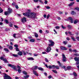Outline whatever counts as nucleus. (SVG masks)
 I'll return each instance as SVG.
<instances>
[{"mask_svg": "<svg viewBox=\"0 0 79 79\" xmlns=\"http://www.w3.org/2000/svg\"><path fill=\"white\" fill-rule=\"evenodd\" d=\"M23 15L26 16L28 18H35V13L32 12H27L23 13Z\"/></svg>", "mask_w": 79, "mask_h": 79, "instance_id": "obj_1", "label": "nucleus"}, {"mask_svg": "<svg viewBox=\"0 0 79 79\" xmlns=\"http://www.w3.org/2000/svg\"><path fill=\"white\" fill-rule=\"evenodd\" d=\"M9 14H10L8 11L5 12V13H4V14L6 16L8 15H9Z\"/></svg>", "mask_w": 79, "mask_h": 79, "instance_id": "obj_21", "label": "nucleus"}, {"mask_svg": "<svg viewBox=\"0 0 79 79\" xmlns=\"http://www.w3.org/2000/svg\"><path fill=\"white\" fill-rule=\"evenodd\" d=\"M45 60L46 62L48 63V60L47 58H45Z\"/></svg>", "mask_w": 79, "mask_h": 79, "instance_id": "obj_39", "label": "nucleus"}, {"mask_svg": "<svg viewBox=\"0 0 79 79\" xmlns=\"http://www.w3.org/2000/svg\"><path fill=\"white\" fill-rule=\"evenodd\" d=\"M68 27L69 29H71V25H68Z\"/></svg>", "mask_w": 79, "mask_h": 79, "instance_id": "obj_40", "label": "nucleus"}, {"mask_svg": "<svg viewBox=\"0 0 79 79\" xmlns=\"http://www.w3.org/2000/svg\"><path fill=\"white\" fill-rule=\"evenodd\" d=\"M68 33L70 34V35H72V33L70 31H69Z\"/></svg>", "mask_w": 79, "mask_h": 79, "instance_id": "obj_56", "label": "nucleus"}, {"mask_svg": "<svg viewBox=\"0 0 79 79\" xmlns=\"http://www.w3.org/2000/svg\"><path fill=\"white\" fill-rule=\"evenodd\" d=\"M50 15L49 14H48L47 16V19H48L50 17Z\"/></svg>", "mask_w": 79, "mask_h": 79, "instance_id": "obj_52", "label": "nucleus"}, {"mask_svg": "<svg viewBox=\"0 0 79 79\" xmlns=\"http://www.w3.org/2000/svg\"><path fill=\"white\" fill-rule=\"evenodd\" d=\"M18 71L19 73H21V70L20 69H19Z\"/></svg>", "mask_w": 79, "mask_h": 79, "instance_id": "obj_45", "label": "nucleus"}, {"mask_svg": "<svg viewBox=\"0 0 79 79\" xmlns=\"http://www.w3.org/2000/svg\"><path fill=\"white\" fill-rule=\"evenodd\" d=\"M60 49H61V50H67V48L63 46H61L60 47Z\"/></svg>", "mask_w": 79, "mask_h": 79, "instance_id": "obj_11", "label": "nucleus"}, {"mask_svg": "<svg viewBox=\"0 0 79 79\" xmlns=\"http://www.w3.org/2000/svg\"><path fill=\"white\" fill-rule=\"evenodd\" d=\"M74 60L76 61H79V57H75L74 58Z\"/></svg>", "mask_w": 79, "mask_h": 79, "instance_id": "obj_12", "label": "nucleus"}, {"mask_svg": "<svg viewBox=\"0 0 79 79\" xmlns=\"http://www.w3.org/2000/svg\"><path fill=\"white\" fill-rule=\"evenodd\" d=\"M15 50L17 52H18V51H19V49H18V48H15Z\"/></svg>", "mask_w": 79, "mask_h": 79, "instance_id": "obj_44", "label": "nucleus"}, {"mask_svg": "<svg viewBox=\"0 0 79 79\" xmlns=\"http://www.w3.org/2000/svg\"><path fill=\"white\" fill-rule=\"evenodd\" d=\"M6 24H9V22H8V21L6 19H5L4 20Z\"/></svg>", "mask_w": 79, "mask_h": 79, "instance_id": "obj_30", "label": "nucleus"}, {"mask_svg": "<svg viewBox=\"0 0 79 79\" xmlns=\"http://www.w3.org/2000/svg\"><path fill=\"white\" fill-rule=\"evenodd\" d=\"M61 27H62V29H66V27H64L63 26V25H61Z\"/></svg>", "mask_w": 79, "mask_h": 79, "instance_id": "obj_51", "label": "nucleus"}, {"mask_svg": "<svg viewBox=\"0 0 79 79\" xmlns=\"http://www.w3.org/2000/svg\"><path fill=\"white\" fill-rule=\"evenodd\" d=\"M12 56H14V57H18V55L14 54H12Z\"/></svg>", "mask_w": 79, "mask_h": 79, "instance_id": "obj_29", "label": "nucleus"}, {"mask_svg": "<svg viewBox=\"0 0 79 79\" xmlns=\"http://www.w3.org/2000/svg\"><path fill=\"white\" fill-rule=\"evenodd\" d=\"M18 55L20 56H21V55H23V52H22L19 51L18 53Z\"/></svg>", "mask_w": 79, "mask_h": 79, "instance_id": "obj_15", "label": "nucleus"}, {"mask_svg": "<svg viewBox=\"0 0 79 79\" xmlns=\"http://www.w3.org/2000/svg\"><path fill=\"white\" fill-rule=\"evenodd\" d=\"M4 50H5V51H6V53H8L9 52V50H8V48H4Z\"/></svg>", "mask_w": 79, "mask_h": 79, "instance_id": "obj_19", "label": "nucleus"}, {"mask_svg": "<svg viewBox=\"0 0 79 79\" xmlns=\"http://www.w3.org/2000/svg\"><path fill=\"white\" fill-rule=\"evenodd\" d=\"M76 64H77V65H79V62L78 61V62H77V63H76Z\"/></svg>", "mask_w": 79, "mask_h": 79, "instance_id": "obj_64", "label": "nucleus"}, {"mask_svg": "<svg viewBox=\"0 0 79 79\" xmlns=\"http://www.w3.org/2000/svg\"><path fill=\"white\" fill-rule=\"evenodd\" d=\"M21 21L23 23L26 22V19L25 17H23V18L22 19Z\"/></svg>", "mask_w": 79, "mask_h": 79, "instance_id": "obj_8", "label": "nucleus"}, {"mask_svg": "<svg viewBox=\"0 0 79 79\" xmlns=\"http://www.w3.org/2000/svg\"><path fill=\"white\" fill-rule=\"evenodd\" d=\"M3 11V10L2 9H1L0 10V13H2Z\"/></svg>", "mask_w": 79, "mask_h": 79, "instance_id": "obj_60", "label": "nucleus"}, {"mask_svg": "<svg viewBox=\"0 0 79 79\" xmlns=\"http://www.w3.org/2000/svg\"><path fill=\"white\" fill-rule=\"evenodd\" d=\"M52 69H55V65H53L52 66Z\"/></svg>", "mask_w": 79, "mask_h": 79, "instance_id": "obj_42", "label": "nucleus"}, {"mask_svg": "<svg viewBox=\"0 0 79 79\" xmlns=\"http://www.w3.org/2000/svg\"><path fill=\"white\" fill-rule=\"evenodd\" d=\"M8 66H9L10 67H12L13 65H12V64H9L8 65Z\"/></svg>", "mask_w": 79, "mask_h": 79, "instance_id": "obj_46", "label": "nucleus"}, {"mask_svg": "<svg viewBox=\"0 0 79 79\" xmlns=\"http://www.w3.org/2000/svg\"><path fill=\"white\" fill-rule=\"evenodd\" d=\"M14 47H18V45H17V44H15L14 45Z\"/></svg>", "mask_w": 79, "mask_h": 79, "instance_id": "obj_61", "label": "nucleus"}, {"mask_svg": "<svg viewBox=\"0 0 79 79\" xmlns=\"http://www.w3.org/2000/svg\"><path fill=\"white\" fill-rule=\"evenodd\" d=\"M48 3V1L47 0H45L44 1V3L45 4H47V3Z\"/></svg>", "mask_w": 79, "mask_h": 79, "instance_id": "obj_48", "label": "nucleus"}, {"mask_svg": "<svg viewBox=\"0 0 79 79\" xmlns=\"http://www.w3.org/2000/svg\"><path fill=\"white\" fill-rule=\"evenodd\" d=\"M28 60H34V58L32 57H30L27 58Z\"/></svg>", "mask_w": 79, "mask_h": 79, "instance_id": "obj_22", "label": "nucleus"}, {"mask_svg": "<svg viewBox=\"0 0 79 79\" xmlns=\"http://www.w3.org/2000/svg\"><path fill=\"white\" fill-rule=\"evenodd\" d=\"M17 68L19 69H21V67L19 65H17Z\"/></svg>", "mask_w": 79, "mask_h": 79, "instance_id": "obj_57", "label": "nucleus"}, {"mask_svg": "<svg viewBox=\"0 0 79 79\" xmlns=\"http://www.w3.org/2000/svg\"><path fill=\"white\" fill-rule=\"evenodd\" d=\"M35 36V37L37 38L39 37V35H38V34H37L36 33H34Z\"/></svg>", "mask_w": 79, "mask_h": 79, "instance_id": "obj_23", "label": "nucleus"}, {"mask_svg": "<svg viewBox=\"0 0 79 79\" xmlns=\"http://www.w3.org/2000/svg\"><path fill=\"white\" fill-rule=\"evenodd\" d=\"M33 1L34 2L37 3V2H38V0H33Z\"/></svg>", "mask_w": 79, "mask_h": 79, "instance_id": "obj_54", "label": "nucleus"}, {"mask_svg": "<svg viewBox=\"0 0 79 79\" xmlns=\"http://www.w3.org/2000/svg\"><path fill=\"white\" fill-rule=\"evenodd\" d=\"M33 72L34 74L35 75V76H39V75H38V74L37 73V71H36L33 70Z\"/></svg>", "mask_w": 79, "mask_h": 79, "instance_id": "obj_7", "label": "nucleus"}, {"mask_svg": "<svg viewBox=\"0 0 79 79\" xmlns=\"http://www.w3.org/2000/svg\"><path fill=\"white\" fill-rule=\"evenodd\" d=\"M71 15H74L75 14H76V12L74 11H72L71 13Z\"/></svg>", "mask_w": 79, "mask_h": 79, "instance_id": "obj_35", "label": "nucleus"}, {"mask_svg": "<svg viewBox=\"0 0 79 79\" xmlns=\"http://www.w3.org/2000/svg\"><path fill=\"white\" fill-rule=\"evenodd\" d=\"M55 68H56V69H59V66H55Z\"/></svg>", "mask_w": 79, "mask_h": 79, "instance_id": "obj_43", "label": "nucleus"}, {"mask_svg": "<svg viewBox=\"0 0 79 79\" xmlns=\"http://www.w3.org/2000/svg\"><path fill=\"white\" fill-rule=\"evenodd\" d=\"M45 66H46L47 68H49V69H52V65H49L48 66V65L47 64H45Z\"/></svg>", "mask_w": 79, "mask_h": 79, "instance_id": "obj_9", "label": "nucleus"}, {"mask_svg": "<svg viewBox=\"0 0 79 79\" xmlns=\"http://www.w3.org/2000/svg\"><path fill=\"white\" fill-rule=\"evenodd\" d=\"M2 60H3L4 61V63H7V60H6V59L4 58L3 57H1L0 58Z\"/></svg>", "mask_w": 79, "mask_h": 79, "instance_id": "obj_6", "label": "nucleus"}, {"mask_svg": "<svg viewBox=\"0 0 79 79\" xmlns=\"http://www.w3.org/2000/svg\"><path fill=\"white\" fill-rule=\"evenodd\" d=\"M66 68H67V70H69V69H71V67L70 66H69L67 67Z\"/></svg>", "mask_w": 79, "mask_h": 79, "instance_id": "obj_28", "label": "nucleus"}, {"mask_svg": "<svg viewBox=\"0 0 79 79\" xmlns=\"http://www.w3.org/2000/svg\"><path fill=\"white\" fill-rule=\"evenodd\" d=\"M16 37L17 39H18L19 37H21V35L19 34V33L16 34Z\"/></svg>", "mask_w": 79, "mask_h": 79, "instance_id": "obj_17", "label": "nucleus"}, {"mask_svg": "<svg viewBox=\"0 0 79 79\" xmlns=\"http://www.w3.org/2000/svg\"><path fill=\"white\" fill-rule=\"evenodd\" d=\"M71 39H72L73 40L74 42H75V41H76V40L75 39V38H74V37L72 36Z\"/></svg>", "mask_w": 79, "mask_h": 79, "instance_id": "obj_27", "label": "nucleus"}, {"mask_svg": "<svg viewBox=\"0 0 79 79\" xmlns=\"http://www.w3.org/2000/svg\"><path fill=\"white\" fill-rule=\"evenodd\" d=\"M79 22V20H76L74 21V24H76V23H77Z\"/></svg>", "mask_w": 79, "mask_h": 79, "instance_id": "obj_25", "label": "nucleus"}, {"mask_svg": "<svg viewBox=\"0 0 79 79\" xmlns=\"http://www.w3.org/2000/svg\"><path fill=\"white\" fill-rule=\"evenodd\" d=\"M30 41L31 42H34L35 41V40L34 39H31L30 40Z\"/></svg>", "mask_w": 79, "mask_h": 79, "instance_id": "obj_31", "label": "nucleus"}, {"mask_svg": "<svg viewBox=\"0 0 79 79\" xmlns=\"http://www.w3.org/2000/svg\"><path fill=\"white\" fill-rule=\"evenodd\" d=\"M9 49V50H13V46H10L9 48H8Z\"/></svg>", "mask_w": 79, "mask_h": 79, "instance_id": "obj_24", "label": "nucleus"}, {"mask_svg": "<svg viewBox=\"0 0 79 79\" xmlns=\"http://www.w3.org/2000/svg\"><path fill=\"white\" fill-rule=\"evenodd\" d=\"M12 68H13V69H15V70H16V71H18L17 70H16V66H15L13 65H12Z\"/></svg>", "mask_w": 79, "mask_h": 79, "instance_id": "obj_18", "label": "nucleus"}, {"mask_svg": "<svg viewBox=\"0 0 79 79\" xmlns=\"http://www.w3.org/2000/svg\"><path fill=\"white\" fill-rule=\"evenodd\" d=\"M39 32L40 33H42V30H40Z\"/></svg>", "mask_w": 79, "mask_h": 79, "instance_id": "obj_62", "label": "nucleus"}, {"mask_svg": "<svg viewBox=\"0 0 79 79\" xmlns=\"http://www.w3.org/2000/svg\"><path fill=\"white\" fill-rule=\"evenodd\" d=\"M62 61L64 62H66V57L64 55V54H62Z\"/></svg>", "mask_w": 79, "mask_h": 79, "instance_id": "obj_5", "label": "nucleus"}, {"mask_svg": "<svg viewBox=\"0 0 79 79\" xmlns=\"http://www.w3.org/2000/svg\"><path fill=\"white\" fill-rule=\"evenodd\" d=\"M15 8L16 9H18V8H19V7H18V5H15Z\"/></svg>", "mask_w": 79, "mask_h": 79, "instance_id": "obj_53", "label": "nucleus"}, {"mask_svg": "<svg viewBox=\"0 0 79 79\" xmlns=\"http://www.w3.org/2000/svg\"><path fill=\"white\" fill-rule=\"evenodd\" d=\"M63 43L64 45H66V44H67L68 42L67 41H63Z\"/></svg>", "mask_w": 79, "mask_h": 79, "instance_id": "obj_38", "label": "nucleus"}, {"mask_svg": "<svg viewBox=\"0 0 79 79\" xmlns=\"http://www.w3.org/2000/svg\"><path fill=\"white\" fill-rule=\"evenodd\" d=\"M76 39H77V40H78V41H79V37H77L76 38Z\"/></svg>", "mask_w": 79, "mask_h": 79, "instance_id": "obj_55", "label": "nucleus"}, {"mask_svg": "<svg viewBox=\"0 0 79 79\" xmlns=\"http://www.w3.org/2000/svg\"><path fill=\"white\" fill-rule=\"evenodd\" d=\"M65 21H69V20L70 21L71 23H73V19L71 17H69L67 19H65Z\"/></svg>", "mask_w": 79, "mask_h": 79, "instance_id": "obj_4", "label": "nucleus"}, {"mask_svg": "<svg viewBox=\"0 0 79 79\" xmlns=\"http://www.w3.org/2000/svg\"><path fill=\"white\" fill-rule=\"evenodd\" d=\"M72 52H74V53H76V52H77V50H76V49H74L72 51Z\"/></svg>", "mask_w": 79, "mask_h": 79, "instance_id": "obj_37", "label": "nucleus"}, {"mask_svg": "<svg viewBox=\"0 0 79 79\" xmlns=\"http://www.w3.org/2000/svg\"><path fill=\"white\" fill-rule=\"evenodd\" d=\"M73 74L74 76L76 77L77 76V74H76V73L75 72H73Z\"/></svg>", "mask_w": 79, "mask_h": 79, "instance_id": "obj_33", "label": "nucleus"}, {"mask_svg": "<svg viewBox=\"0 0 79 79\" xmlns=\"http://www.w3.org/2000/svg\"><path fill=\"white\" fill-rule=\"evenodd\" d=\"M9 26L10 27H13V24L11 23H9Z\"/></svg>", "mask_w": 79, "mask_h": 79, "instance_id": "obj_32", "label": "nucleus"}, {"mask_svg": "<svg viewBox=\"0 0 79 79\" xmlns=\"http://www.w3.org/2000/svg\"><path fill=\"white\" fill-rule=\"evenodd\" d=\"M52 49H51V48L48 47L47 48V52H49L50 50H51Z\"/></svg>", "mask_w": 79, "mask_h": 79, "instance_id": "obj_13", "label": "nucleus"}, {"mask_svg": "<svg viewBox=\"0 0 79 79\" xmlns=\"http://www.w3.org/2000/svg\"><path fill=\"white\" fill-rule=\"evenodd\" d=\"M16 3L15 2H13L12 3V5H13V6H15V5H16Z\"/></svg>", "mask_w": 79, "mask_h": 79, "instance_id": "obj_47", "label": "nucleus"}, {"mask_svg": "<svg viewBox=\"0 0 79 79\" xmlns=\"http://www.w3.org/2000/svg\"><path fill=\"white\" fill-rule=\"evenodd\" d=\"M75 10H78V11H79V8L77 7H76L75 8Z\"/></svg>", "mask_w": 79, "mask_h": 79, "instance_id": "obj_59", "label": "nucleus"}, {"mask_svg": "<svg viewBox=\"0 0 79 79\" xmlns=\"http://www.w3.org/2000/svg\"><path fill=\"white\" fill-rule=\"evenodd\" d=\"M23 74H25V75H27V73L25 71H24L23 72Z\"/></svg>", "mask_w": 79, "mask_h": 79, "instance_id": "obj_34", "label": "nucleus"}, {"mask_svg": "<svg viewBox=\"0 0 79 79\" xmlns=\"http://www.w3.org/2000/svg\"><path fill=\"white\" fill-rule=\"evenodd\" d=\"M57 18L58 19V20H61V18H60V17H57Z\"/></svg>", "mask_w": 79, "mask_h": 79, "instance_id": "obj_50", "label": "nucleus"}, {"mask_svg": "<svg viewBox=\"0 0 79 79\" xmlns=\"http://www.w3.org/2000/svg\"><path fill=\"white\" fill-rule=\"evenodd\" d=\"M44 18H47V15L45 14L44 15Z\"/></svg>", "mask_w": 79, "mask_h": 79, "instance_id": "obj_58", "label": "nucleus"}, {"mask_svg": "<svg viewBox=\"0 0 79 79\" xmlns=\"http://www.w3.org/2000/svg\"><path fill=\"white\" fill-rule=\"evenodd\" d=\"M48 41L51 44H49V46H50V47H52L54 45V44H55V43H54V42H53V40H49Z\"/></svg>", "mask_w": 79, "mask_h": 79, "instance_id": "obj_2", "label": "nucleus"}, {"mask_svg": "<svg viewBox=\"0 0 79 79\" xmlns=\"http://www.w3.org/2000/svg\"><path fill=\"white\" fill-rule=\"evenodd\" d=\"M52 72L54 73H57V71H56V70H52Z\"/></svg>", "mask_w": 79, "mask_h": 79, "instance_id": "obj_36", "label": "nucleus"}, {"mask_svg": "<svg viewBox=\"0 0 79 79\" xmlns=\"http://www.w3.org/2000/svg\"><path fill=\"white\" fill-rule=\"evenodd\" d=\"M4 79H12L11 77L6 74L4 76Z\"/></svg>", "mask_w": 79, "mask_h": 79, "instance_id": "obj_3", "label": "nucleus"}, {"mask_svg": "<svg viewBox=\"0 0 79 79\" xmlns=\"http://www.w3.org/2000/svg\"><path fill=\"white\" fill-rule=\"evenodd\" d=\"M13 37L15 39H17L16 34H13Z\"/></svg>", "mask_w": 79, "mask_h": 79, "instance_id": "obj_26", "label": "nucleus"}, {"mask_svg": "<svg viewBox=\"0 0 79 79\" xmlns=\"http://www.w3.org/2000/svg\"><path fill=\"white\" fill-rule=\"evenodd\" d=\"M74 4V2H71L68 5V6H73Z\"/></svg>", "mask_w": 79, "mask_h": 79, "instance_id": "obj_16", "label": "nucleus"}, {"mask_svg": "<svg viewBox=\"0 0 79 79\" xmlns=\"http://www.w3.org/2000/svg\"><path fill=\"white\" fill-rule=\"evenodd\" d=\"M56 29H60V27L59 26H57L56 27Z\"/></svg>", "mask_w": 79, "mask_h": 79, "instance_id": "obj_63", "label": "nucleus"}, {"mask_svg": "<svg viewBox=\"0 0 79 79\" xmlns=\"http://www.w3.org/2000/svg\"><path fill=\"white\" fill-rule=\"evenodd\" d=\"M8 12L10 14V13H11V12H12V9H11L10 8H9L8 9Z\"/></svg>", "mask_w": 79, "mask_h": 79, "instance_id": "obj_14", "label": "nucleus"}, {"mask_svg": "<svg viewBox=\"0 0 79 79\" xmlns=\"http://www.w3.org/2000/svg\"><path fill=\"white\" fill-rule=\"evenodd\" d=\"M37 69H38V66H35L32 67V69L33 70H36Z\"/></svg>", "mask_w": 79, "mask_h": 79, "instance_id": "obj_10", "label": "nucleus"}, {"mask_svg": "<svg viewBox=\"0 0 79 79\" xmlns=\"http://www.w3.org/2000/svg\"><path fill=\"white\" fill-rule=\"evenodd\" d=\"M45 7L47 9H50V7L49 6H45Z\"/></svg>", "mask_w": 79, "mask_h": 79, "instance_id": "obj_41", "label": "nucleus"}, {"mask_svg": "<svg viewBox=\"0 0 79 79\" xmlns=\"http://www.w3.org/2000/svg\"><path fill=\"white\" fill-rule=\"evenodd\" d=\"M45 32H46V34H48V33H49V31L48 30L46 31Z\"/></svg>", "mask_w": 79, "mask_h": 79, "instance_id": "obj_49", "label": "nucleus"}, {"mask_svg": "<svg viewBox=\"0 0 79 79\" xmlns=\"http://www.w3.org/2000/svg\"><path fill=\"white\" fill-rule=\"evenodd\" d=\"M38 69L39 70H40V71H44V69L42 68V67H38Z\"/></svg>", "mask_w": 79, "mask_h": 79, "instance_id": "obj_20", "label": "nucleus"}]
</instances>
